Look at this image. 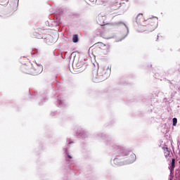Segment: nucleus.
I'll list each match as a JSON object with an SVG mask.
<instances>
[{
    "mask_svg": "<svg viewBox=\"0 0 180 180\" xmlns=\"http://www.w3.org/2000/svg\"><path fill=\"white\" fill-rule=\"evenodd\" d=\"M72 41H73V43H78V35L77 34L73 35Z\"/></svg>",
    "mask_w": 180,
    "mask_h": 180,
    "instance_id": "nucleus-6",
    "label": "nucleus"
},
{
    "mask_svg": "<svg viewBox=\"0 0 180 180\" xmlns=\"http://www.w3.org/2000/svg\"><path fill=\"white\" fill-rule=\"evenodd\" d=\"M126 1V2H129V0H125Z\"/></svg>",
    "mask_w": 180,
    "mask_h": 180,
    "instance_id": "nucleus-15",
    "label": "nucleus"
},
{
    "mask_svg": "<svg viewBox=\"0 0 180 180\" xmlns=\"http://www.w3.org/2000/svg\"><path fill=\"white\" fill-rule=\"evenodd\" d=\"M175 168V158L172 159L171 165L169 167V169L170 171V174H172V171Z\"/></svg>",
    "mask_w": 180,
    "mask_h": 180,
    "instance_id": "nucleus-3",
    "label": "nucleus"
},
{
    "mask_svg": "<svg viewBox=\"0 0 180 180\" xmlns=\"http://www.w3.org/2000/svg\"><path fill=\"white\" fill-rule=\"evenodd\" d=\"M43 72V66L41 65H37L35 68H32L30 71H25L26 74H30L31 75H39Z\"/></svg>",
    "mask_w": 180,
    "mask_h": 180,
    "instance_id": "nucleus-1",
    "label": "nucleus"
},
{
    "mask_svg": "<svg viewBox=\"0 0 180 180\" xmlns=\"http://www.w3.org/2000/svg\"><path fill=\"white\" fill-rule=\"evenodd\" d=\"M99 19H102V17L98 18V20H99Z\"/></svg>",
    "mask_w": 180,
    "mask_h": 180,
    "instance_id": "nucleus-14",
    "label": "nucleus"
},
{
    "mask_svg": "<svg viewBox=\"0 0 180 180\" xmlns=\"http://www.w3.org/2000/svg\"><path fill=\"white\" fill-rule=\"evenodd\" d=\"M117 148H119V146H117Z\"/></svg>",
    "mask_w": 180,
    "mask_h": 180,
    "instance_id": "nucleus-17",
    "label": "nucleus"
},
{
    "mask_svg": "<svg viewBox=\"0 0 180 180\" xmlns=\"http://www.w3.org/2000/svg\"><path fill=\"white\" fill-rule=\"evenodd\" d=\"M71 143H72V142H70L69 144H71Z\"/></svg>",
    "mask_w": 180,
    "mask_h": 180,
    "instance_id": "nucleus-16",
    "label": "nucleus"
},
{
    "mask_svg": "<svg viewBox=\"0 0 180 180\" xmlns=\"http://www.w3.org/2000/svg\"><path fill=\"white\" fill-rule=\"evenodd\" d=\"M58 103H59V105H61V101H58Z\"/></svg>",
    "mask_w": 180,
    "mask_h": 180,
    "instance_id": "nucleus-13",
    "label": "nucleus"
},
{
    "mask_svg": "<svg viewBox=\"0 0 180 180\" xmlns=\"http://www.w3.org/2000/svg\"><path fill=\"white\" fill-rule=\"evenodd\" d=\"M90 2H96V0H89Z\"/></svg>",
    "mask_w": 180,
    "mask_h": 180,
    "instance_id": "nucleus-10",
    "label": "nucleus"
},
{
    "mask_svg": "<svg viewBox=\"0 0 180 180\" xmlns=\"http://www.w3.org/2000/svg\"><path fill=\"white\" fill-rule=\"evenodd\" d=\"M68 158H70V159L72 158V157H71V155H68Z\"/></svg>",
    "mask_w": 180,
    "mask_h": 180,
    "instance_id": "nucleus-12",
    "label": "nucleus"
},
{
    "mask_svg": "<svg viewBox=\"0 0 180 180\" xmlns=\"http://www.w3.org/2000/svg\"><path fill=\"white\" fill-rule=\"evenodd\" d=\"M140 19H143V14L139 13L136 17V22H140Z\"/></svg>",
    "mask_w": 180,
    "mask_h": 180,
    "instance_id": "nucleus-7",
    "label": "nucleus"
},
{
    "mask_svg": "<svg viewBox=\"0 0 180 180\" xmlns=\"http://www.w3.org/2000/svg\"><path fill=\"white\" fill-rule=\"evenodd\" d=\"M104 22H98V25H101V26H103Z\"/></svg>",
    "mask_w": 180,
    "mask_h": 180,
    "instance_id": "nucleus-11",
    "label": "nucleus"
},
{
    "mask_svg": "<svg viewBox=\"0 0 180 180\" xmlns=\"http://www.w3.org/2000/svg\"><path fill=\"white\" fill-rule=\"evenodd\" d=\"M148 22H150L151 26H154V27H155V26H157V23H158V18H155V20L149 19Z\"/></svg>",
    "mask_w": 180,
    "mask_h": 180,
    "instance_id": "nucleus-4",
    "label": "nucleus"
},
{
    "mask_svg": "<svg viewBox=\"0 0 180 180\" xmlns=\"http://www.w3.org/2000/svg\"><path fill=\"white\" fill-rule=\"evenodd\" d=\"M176 123H178V120L176 118H173V126H176Z\"/></svg>",
    "mask_w": 180,
    "mask_h": 180,
    "instance_id": "nucleus-9",
    "label": "nucleus"
},
{
    "mask_svg": "<svg viewBox=\"0 0 180 180\" xmlns=\"http://www.w3.org/2000/svg\"><path fill=\"white\" fill-rule=\"evenodd\" d=\"M131 157L132 158V160L129 162L130 164H131V162H134V161H136V155L135 154H132L131 155Z\"/></svg>",
    "mask_w": 180,
    "mask_h": 180,
    "instance_id": "nucleus-8",
    "label": "nucleus"
},
{
    "mask_svg": "<svg viewBox=\"0 0 180 180\" xmlns=\"http://www.w3.org/2000/svg\"><path fill=\"white\" fill-rule=\"evenodd\" d=\"M163 150H164L165 158H167V160H170V158L173 155L172 151H171V149L168 147H164Z\"/></svg>",
    "mask_w": 180,
    "mask_h": 180,
    "instance_id": "nucleus-2",
    "label": "nucleus"
},
{
    "mask_svg": "<svg viewBox=\"0 0 180 180\" xmlns=\"http://www.w3.org/2000/svg\"><path fill=\"white\" fill-rule=\"evenodd\" d=\"M98 72L96 71L93 72V81L94 82H98Z\"/></svg>",
    "mask_w": 180,
    "mask_h": 180,
    "instance_id": "nucleus-5",
    "label": "nucleus"
}]
</instances>
